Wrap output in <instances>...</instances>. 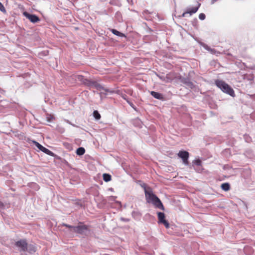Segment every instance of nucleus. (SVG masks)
<instances>
[{
    "instance_id": "obj_37",
    "label": "nucleus",
    "mask_w": 255,
    "mask_h": 255,
    "mask_svg": "<svg viewBox=\"0 0 255 255\" xmlns=\"http://www.w3.org/2000/svg\"><path fill=\"white\" fill-rule=\"evenodd\" d=\"M246 141H247V142H249V140H248V139H246Z\"/></svg>"
},
{
    "instance_id": "obj_23",
    "label": "nucleus",
    "mask_w": 255,
    "mask_h": 255,
    "mask_svg": "<svg viewBox=\"0 0 255 255\" xmlns=\"http://www.w3.org/2000/svg\"><path fill=\"white\" fill-rule=\"evenodd\" d=\"M206 18V15L204 13H201L199 14V18L201 20H203L205 19Z\"/></svg>"
},
{
    "instance_id": "obj_19",
    "label": "nucleus",
    "mask_w": 255,
    "mask_h": 255,
    "mask_svg": "<svg viewBox=\"0 0 255 255\" xmlns=\"http://www.w3.org/2000/svg\"><path fill=\"white\" fill-rule=\"evenodd\" d=\"M221 188L225 191H227L230 189V185L229 183H224L221 185Z\"/></svg>"
},
{
    "instance_id": "obj_7",
    "label": "nucleus",
    "mask_w": 255,
    "mask_h": 255,
    "mask_svg": "<svg viewBox=\"0 0 255 255\" xmlns=\"http://www.w3.org/2000/svg\"><path fill=\"white\" fill-rule=\"evenodd\" d=\"M178 156L182 159L183 163L188 165L189 164L188 158L189 156V153L187 151H180L178 153Z\"/></svg>"
},
{
    "instance_id": "obj_10",
    "label": "nucleus",
    "mask_w": 255,
    "mask_h": 255,
    "mask_svg": "<svg viewBox=\"0 0 255 255\" xmlns=\"http://www.w3.org/2000/svg\"><path fill=\"white\" fill-rule=\"evenodd\" d=\"M199 44L202 46L205 49L210 52L211 54H214L216 53V50L215 49L211 48L207 44L202 42H199Z\"/></svg>"
},
{
    "instance_id": "obj_1",
    "label": "nucleus",
    "mask_w": 255,
    "mask_h": 255,
    "mask_svg": "<svg viewBox=\"0 0 255 255\" xmlns=\"http://www.w3.org/2000/svg\"><path fill=\"white\" fill-rule=\"evenodd\" d=\"M142 187L144 189L146 202L148 203H151L155 208L164 211L165 210L164 206L159 198L150 189L146 190L145 185Z\"/></svg>"
},
{
    "instance_id": "obj_16",
    "label": "nucleus",
    "mask_w": 255,
    "mask_h": 255,
    "mask_svg": "<svg viewBox=\"0 0 255 255\" xmlns=\"http://www.w3.org/2000/svg\"><path fill=\"white\" fill-rule=\"evenodd\" d=\"M195 73L193 71H190L188 73V77L187 79L184 78L182 80H193L195 79ZM179 80H182L181 78Z\"/></svg>"
},
{
    "instance_id": "obj_3",
    "label": "nucleus",
    "mask_w": 255,
    "mask_h": 255,
    "mask_svg": "<svg viewBox=\"0 0 255 255\" xmlns=\"http://www.w3.org/2000/svg\"><path fill=\"white\" fill-rule=\"evenodd\" d=\"M73 232L82 236H86L89 233L88 226L82 223L73 228Z\"/></svg>"
},
{
    "instance_id": "obj_2",
    "label": "nucleus",
    "mask_w": 255,
    "mask_h": 255,
    "mask_svg": "<svg viewBox=\"0 0 255 255\" xmlns=\"http://www.w3.org/2000/svg\"><path fill=\"white\" fill-rule=\"evenodd\" d=\"M215 84L218 88L224 93L231 96L232 97H235V94L233 89L226 83L224 81H215Z\"/></svg>"
},
{
    "instance_id": "obj_29",
    "label": "nucleus",
    "mask_w": 255,
    "mask_h": 255,
    "mask_svg": "<svg viewBox=\"0 0 255 255\" xmlns=\"http://www.w3.org/2000/svg\"><path fill=\"white\" fill-rule=\"evenodd\" d=\"M47 121L48 122H50L53 119V117L52 116L50 115L47 116Z\"/></svg>"
},
{
    "instance_id": "obj_13",
    "label": "nucleus",
    "mask_w": 255,
    "mask_h": 255,
    "mask_svg": "<svg viewBox=\"0 0 255 255\" xmlns=\"http://www.w3.org/2000/svg\"><path fill=\"white\" fill-rule=\"evenodd\" d=\"M150 94L152 96H153L154 98L158 99V100H163L164 98L162 94H161L159 93L155 92V91H151L150 92Z\"/></svg>"
},
{
    "instance_id": "obj_21",
    "label": "nucleus",
    "mask_w": 255,
    "mask_h": 255,
    "mask_svg": "<svg viewBox=\"0 0 255 255\" xmlns=\"http://www.w3.org/2000/svg\"><path fill=\"white\" fill-rule=\"evenodd\" d=\"M103 180L105 182H109L111 180V175L108 173H104L103 175Z\"/></svg>"
},
{
    "instance_id": "obj_24",
    "label": "nucleus",
    "mask_w": 255,
    "mask_h": 255,
    "mask_svg": "<svg viewBox=\"0 0 255 255\" xmlns=\"http://www.w3.org/2000/svg\"><path fill=\"white\" fill-rule=\"evenodd\" d=\"M63 226H64V227H66L67 228H68L70 229V231L71 232H73V228L74 227V226H70L69 225H68V224H63Z\"/></svg>"
},
{
    "instance_id": "obj_26",
    "label": "nucleus",
    "mask_w": 255,
    "mask_h": 255,
    "mask_svg": "<svg viewBox=\"0 0 255 255\" xmlns=\"http://www.w3.org/2000/svg\"><path fill=\"white\" fill-rule=\"evenodd\" d=\"M24 86L26 88H28L31 86V84L29 81H26L24 84Z\"/></svg>"
},
{
    "instance_id": "obj_12",
    "label": "nucleus",
    "mask_w": 255,
    "mask_h": 255,
    "mask_svg": "<svg viewBox=\"0 0 255 255\" xmlns=\"http://www.w3.org/2000/svg\"><path fill=\"white\" fill-rule=\"evenodd\" d=\"M201 4L200 3H198V5L197 6L192 7L191 8H188L187 10V12L190 14V15H192L194 13H195L199 8Z\"/></svg>"
},
{
    "instance_id": "obj_15",
    "label": "nucleus",
    "mask_w": 255,
    "mask_h": 255,
    "mask_svg": "<svg viewBox=\"0 0 255 255\" xmlns=\"http://www.w3.org/2000/svg\"><path fill=\"white\" fill-rule=\"evenodd\" d=\"M30 254L34 253L36 252V247L34 245L30 244H27V251Z\"/></svg>"
},
{
    "instance_id": "obj_20",
    "label": "nucleus",
    "mask_w": 255,
    "mask_h": 255,
    "mask_svg": "<svg viewBox=\"0 0 255 255\" xmlns=\"http://www.w3.org/2000/svg\"><path fill=\"white\" fill-rule=\"evenodd\" d=\"M183 84L189 88L193 89L195 86L191 81H181Z\"/></svg>"
},
{
    "instance_id": "obj_28",
    "label": "nucleus",
    "mask_w": 255,
    "mask_h": 255,
    "mask_svg": "<svg viewBox=\"0 0 255 255\" xmlns=\"http://www.w3.org/2000/svg\"><path fill=\"white\" fill-rule=\"evenodd\" d=\"M187 14H189L188 12H187V10H186V11H185L184 12H183L181 15H179L178 17L180 18H182L183 17H185L186 16V15Z\"/></svg>"
},
{
    "instance_id": "obj_32",
    "label": "nucleus",
    "mask_w": 255,
    "mask_h": 255,
    "mask_svg": "<svg viewBox=\"0 0 255 255\" xmlns=\"http://www.w3.org/2000/svg\"><path fill=\"white\" fill-rule=\"evenodd\" d=\"M116 198L115 196H111L110 197L111 201H115Z\"/></svg>"
},
{
    "instance_id": "obj_9",
    "label": "nucleus",
    "mask_w": 255,
    "mask_h": 255,
    "mask_svg": "<svg viewBox=\"0 0 255 255\" xmlns=\"http://www.w3.org/2000/svg\"><path fill=\"white\" fill-rule=\"evenodd\" d=\"M192 166L198 172H201L203 170L202 161L200 159H196L192 161Z\"/></svg>"
},
{
    "instance_id": "obj_31",
    "label": "nucleus",
    "mask_w": 255,
    "mask_h": 255,
    "mask_svg": "<svg viewBox=\"0 0 255 255\" xmlns=\"http://www.w3.org/2000/svg\"><path fill=\"white\" fill-rule=\"evenodd\" d=\"M99 94H100V99H101V101H102V100H103V97H102V95H103V94H104V95H107V93H102V92H101V93H99Z\"/></svg>"
},
{
    "instance_id": "obj_5",
    "label": "nucleus",
    "mask_w": 255,
    "mask_h": 255,
    "mask_svg": "<svg viewBox=\"0 0 255 255\" xmlns=\"http://www.w3.org/2000/svg\"><path fill=\"white\" fill-rule=\"evenodd\" d=\"M32 142L33 143L34 145H35V146L37 147V148H38L40 150L46 153V154L50 155L51 156H54L55 155V154L53 152H52L48 149L46 148V147H44L38 142L35 140H33Z\"/></svg>"
},
{
    "instance_id": "obj_8",
    "label": "nucleus",
    "mask_w": 255,
    "mask_h": 255,
    "mask_svg": "<svg viewBox=\"0 0 255 255\" xmlns=\"http://www.w3.org/2000/svg\"><path fill=\"white\" fill-rule=\"evenodd\" d=\"M157 216L159 224H163L166 228H169V224L167 221L165 219V214L163 212H159L157 213Z\"/></svg>"
},
{
    "instance_id": "obj_35",
    "label": "nucleus",
    "mask_w": 255,
    "mask_h": 255,
    "mask_svg": "<svg viewBox=\"0 0 255 255\" xmlns=\"http://www.w3.org/2000/svg\"><path fill=\"white\" fill-rule=\"evenodd\" d=\"M4 92H5V91H4V90H2V89H1L0 88V93L1 94H4Z\"/></svg>"
},
{
    "instance_id": "obj_30",
    "label": "nucleus",
    "mask_w": 255,
    "mask_h": 255,
    "mask_svg": "<svg viewBox=\"0 0 255 255\" xmlns=\"http://www.w3.org/2000/svg\"><path fill=\"white\" fill-rule=\"evenodd\" d=\"M121 221H123L124 222H128L129 221V220L128 219H127V218H121Z\"/></svg>"
},
{
    "instance_id": "obj_17",
    "label": "nucleus",
    "mask_w": 255,
    "mask_h": 255,
    "mask_svg": "<svg viewBox=\"0 0 255 255\" xmlns=\"http://www.w3.org/2000/svg\"><path fill=\"white\" fill-rule=\"evenodd\" d=\"M85 149L83 147H78L76 151V154L79 156L83 155L85 153Z\"/></svg>"
},
{
    "instance_id": "obj_14",
    "label": "nucleus",
    "mask_w": 255,
    "mask_h": 255,
    "mask_svg": "<svg viewBox=\"0 0 255 255\" xmlns=\"http://www.w3.org/2000/svg\"><path fill=\"white\" fill-rule=\"evenodd\" d=\"M110 31H111V32L113 34H114V35H117L118 36L121 37H126V35L124 33H122L120 31H119L118 30H117L116 29H110Z\"/></svg>"
},
{
    "instance_id": "obj_6",
    "label": "nucleus",
    "mask_w": 255,
    "mask_h": 255,
    "mask_svg": "<svg viewBox=\"0 0 255 255\" xmlns=\"http://www.w3.org/2000/svg\"><path fill=\"white\" fill-rule=\"evenodd\" d=\"M23 15L26 18L29 19L31 22L33 23L38 22L40 20V18L38 16L33 13H30L28 12L25 11L23 12Z\"/></svg>"
},
{
    "instance_id": "obj_4",
    "label": "nucleus",
    "mask_w": 255,
    "mask_h": 255,
    "mask_svg": "<svg viewBox=\"0 0 255 255\" xmlns=\"http://www.w3.org/2000/svg\"><path fill=\"white\" fill-rule=\"evenodd\" d=\"M15 246L17 248L20 252H25L27 249V243L25 239L20 240L15 243Z\"/></svg>"
},
{
    "instance_id": "obj_38",
    "label": "nucleus",
    "mask_w": 255,
    "mask_h": 255,
    "mask_svg": "<svg viewBox=\"0 0 255 255\" xmlns=\"http://www.w3.org/2000/svg\"><path fill=\"white\" fill-rule=\"evenodd\" d=\"M254 69H255V66H254Z\"/></svg>"
},
{
    "instance_id": "obj_22",
    "label": "nucleus",
    "mask_w": 255,
    "mask_h": 255,
    "mask_svg": "<svg viewBox=\"0 0 255 255\" xmlns=\"http://www.w3.org/2000/svg\"><path fill=\"white\" fill-rule=\"evenodd\" d=\"M93 116L95 118V119L97 120H99L101 118V115L99 114V112L97 110H95L93 112Z\"/></svg>"
},
{
    "instance_id": "obj_27",
    "label": "nucleus",
    "mask_w": 255,
    "mask_h": 255,
    "mask_svg": "<svg viewBox=\"0 0 255 255\" xmlns=\"http://www.w3.org/2000/svg\"><path fill=\"white\" fill-rule=\"evenodd\" d=\"M104 91L106 92H109L111 94L116 93V91L115 90H112V89H107V88H105V89H104Z\"/></svg>"
},
{
    "instance_id": "obj_18",
    "label": "nucleus",
    "mask_w": 255,
    "mask_h": 255,
    "mask_svg": "<svg viewBox=\"0 0 255 255\" xmlns=\"http://www.w3.org/2000/svg\"><path fill=\"white\" fill-rule=\"evenodd\" d=\"M71 80H88L87 78H84L81 75H73L71 76Z\"/></svg>"
},
{
    "instance_id": "obj_11",
    "label": "nucleus",
    "mask_w": 255,
    "mask_h": 255,
    "mask_svg": "<svg viewBox=\"0 0 255 255\" xmlns=\"http://www.w3.org/2000/svg\"><path fill=\"white\" fill-rule=\"evenodd\" d=\"M88 82H91L90 83L91 86L94 87L98 90L105 89L102 85L97 83L96 81H87Z\"/></svg>"
},
{
    "instance_id": "obj_34",
    "label": "nucleus",
    "mask_w": 255,
    "mask_h": 255,
    "mask_svg": "<svg viewBox=\"0 0 255 255\" xmlns=\"http://www.w3.org/2000/svg\"><path fill=\"white\" fill-rule=\"evenodd\" d=\"M128 103L129 104V105L131 107H132L133 108H134V107H133V104L131 103V102H130L129 101H128Z\"/></svg>"
},
{
    "instance_id": "obj_25",
    "label": "nucleus",
    "mask_w": 255,
    "mask_h": 255,
    "mask_svg": "<svg viewBox=\"0 0 255 255\" xmlns=\"http://www.w3.org/2000/svg\"><path fill=\"white\" fill-rule=\"evenodd\" d=\"M0 10L1 12H5V9L3 5V4L0 1Z\"/></svg>"
},
{
    "instance_id": "obj_33",
    "label": "nucleus",
    "mask_w": 255,
    "mask_h": 255,
    "mask_svg": "<svg viewBox=\"0 0 255 255\" xmlns=\"http://www.w3.org/2000/svg\"><path fill=\"white\" fill-rule=\"evenodd\" d=\"M148 13H149V12H148V10H145L143 12V14L144 15L147 14Z\"/></svg>"
},
{
    "instance_id": "obj_36",
    "label": "nucleus",
    "mask_w": 255,
    "mask_h": 255,
    "mask_svg": "<svg viewBox=\"0 0 255 255\" xmlns=\"http://www.w3.org/2000/svg\"><path fill=\"white\" fill-rule=\"evenodd\" d=\"M135 213L134 212H132V215H133V214H134Z\"/></svg>"
}]
</instances>
